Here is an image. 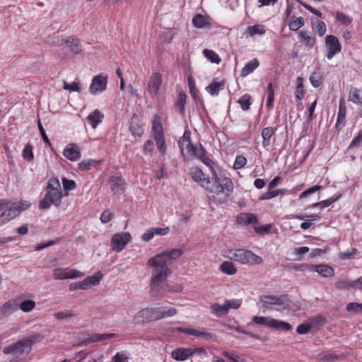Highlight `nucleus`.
I'll return each mask as SVG.
<instances>
[{
  "mask_svg": "<svg viewBox=\"0 0 362 362\" xmlns=\"http://www.w3.org/2000/svg\"><path fill=\"white\" fill-rule=\"evenodd\" d=\"M193 156L209 167L211 172L212 188L209 192L213 194L211 195L213 199L219 203L228 202L233 192L232 180L225 173L219 170L218 165L207 156V152L201 143H199L197 147L195 148Z\"/></svg>",
  "mask_w": 362,
  "mask_h": 362,
  "instance_id": "f257e3e1",
  "label": "nucleus"
},
{
  "mask_svg": "<svg viewBox=\"0 0 362 362\" xmlns=\"http://www.w3.org/2000/svg\"><path fill=\"white\" fill-rule=\"evenodd\" d=\"M182 253L183 251L181 249L167 250L148 259L147 264L152 267L150 284L152 295L163 294L159 291V286L166 281L171 272L169 267L171 260L177 259Z\"/></svg>",
  "mask_w": 362,
  "mask_h": 362,
  "instance_id": "f03ea898",
  "label": "nucleus"
},
{
  "mask_svg": "<svg viewBox=\"0 0 362 362\" xmlns=\"http://www.w3.org/2000/svg\"><path fill=\"white\" fill-rule=\"evenodd\" d=\"M43 336L39 333H35L23 337L16 343L11 344L4 348V354L11 355V362H20L25 359L32 350L33 345L36 341H40Z\"/></svg>",
  "mask_w": 362,
  "mask_h": 362,
  "instance_id": "7ed1b4c3",
  "label": "nucleus"
},
{
  "mask_svg": "<svg viewBox=\"0 0 362 362\" xmlns=\"http://www.w3.org/2000/svg\"><path fill=\"white\" fill-rule=\"evenodd\" d=\"M62 199L61 184L58 178L53 177L49 179L47 185V193L40 200L39 206L42 209H47L52 205L60 206Z\"/></svg>",
  "mask_w": 362,
  "mask_h": 362,
  "instance_id": "20e7f679",
  "label": "nucleus"
},
{
  "mask_svg": "<svg viewBox=\"0 0 362 362\" xmlns=\"http://www.w3.org/2000/svg\"><path fill=\"white\" fill-rule=\"evenodd\" d=\"M30 206V204L28 201L21 200L11 204L6 199H0V210L8 207L0 215V227L18 216L21 211L28 209Z\"/></svg>",
  "mask_w": 362,
  "mask_h": 362,
  "instance_id": "39448f33",
  "label": "nucleus"
},
{
  "mask_svg": "<svg viewBox=\"0 0 362 362\" xmlns=\"http://www.w3.org/2000/svg\"><path fill=\"white\" fill-rule=\"evenodd\" d=\"M227 257L243 264H259L262 262L260 256L245 249H231L228 252Z\"/></svg>",
  "mask_w": 362,
  "mask_h": 362,
  "instance_id": "423d86ee",
  "label": "nucleus"
},
{
  "mask_svg": "<svg viewBox=\"0 0 362 362\" xmlns=\"http://www.w3.org/2000/svg\"><path fill=\"white\" fill-rule=\"evenodd\" d=\"M252 322L257 325H264L267 327L274 328L276 329L288 331L292 328L289 323L275 320L269 317L254 316L252 317Z\"/></svg>",
  "mask_w": 362,
  "mask_h": 362,
  "instance_id": "0eeeda50",
  "label": "nucleus"
},
{
  "mask_svg": "<svg viewBox=\"0 0 362 362\" xmlns=\"http://www.w3.org/2000/svg\"><path fill=\"white\" fill-rule=\"evenodd\" d=\"M102 276V273L100 272H98L93 276H88L81 281L71 284L69 285V290H86L93 286L98 285L100 283Z\"/></svg>",
  "mask_w": 362,
  "mask_h": 362,
  "instance_id": "6e6552de",
  "label": "nucleus"
},
{
  "mask_svg": "<svg viewBox=\"0 0 362 362\" xmlns=\"http://www.w3.org/2000/svg\"><path fill=\"white\" fill-rule=\"evenodd\" d=\"M259 300L265 310H270L273 305L281 307V308H276L277 310H284L288 307V304L285 303L284 297L263 295L259 296Z\"/></svg>",
  "mask_w": 362,
  "mask_h": 362,
  "instance_id": "1a4fd4ad",
  "label": "nucleus"
},
{
  "mask_svg": "<svg viewBox=\"0 0 362 362\" xmlns=\"http://www.w3.org/2000/svg\"><path fill=\"white\" fill-rule=\"evenodd\" d=\"M83 276V274L78 270L71 268H55L53 270V277L54 279L64 280L69 279H77Z\"/></svg>",
  "mask_w": 362,
  "mask_h": 362,
  "instance_id": "9d476101",
  "label": "nucleus"
},
{
  "mask_svg": "<svg viewBox=\"0 0 362 362\" xmlns=\"http://www.w3.org/2000/svg\"><path fill=\"white\" fill-rule=\"evenodd\" d=\"M325 45L327 49V58L330 60L341 50V45L339 39L333 35H328L325 37Z\"/></svg>",
  "mask_w": 362,
  "mask_h": 362,
  "instance_id": "9b49d317",
  "label": "nucleus"
},
{
  "mask_svg": "<svg viewBox=\"0 0 362 362\" xmlns=\"http://www.w3.org/2000/svg\"><path fill=\"white\" fill-rule=\"evenodd\" d=\"M131 238L130 233L127 232L115 233L112 237V250L121 252L131 240Z\"/></svg>",
  "mask_w": 362,
  "mask_h": 362,
  "instance_id": "f8f14e48",
  "label": "nucleus"
},
{
  "mask_svg": "<svg viewBox=\"0 0 362 362\" xmlns=\"http://www.w3.org/2000/svg\"><path fill=\"white\" fill-rule=\"evenodd\" d=\"M107 76L99 74L94 76L89 87V91L93 95L103 93L107 87Z\"/></svg>",
  "mask_w": 362,
  "mask_h": 362,
  "instance_id": "ddd939ff",
  "label": "nucleus"
},
{
  "mask_svg": "<svg viewBox=\"0 0 362 362\" xmlns=\"http://www.w3.org/2000/svg\"><path fill=\"white\" fill-rule=\"evenodd\" d=\"M139 317L144 321L152 322L161 319L160 308H147L142 309L138 313Z\"/></svg>",
  "mask_w": 362,
  "mask_h": 362,
  "instance_id": "4468645a",
  "label": "nucleus"
},
{
  "mask_svg": "<svg viewBox=\"0 0 362 362\" xmlns=\"http://www.w3.org/2000/svg\"><path fill=\"white\" fill-rule=\"evenodd\" d=\"M189 175L193 180L204 187L211 183L210 178L207 177L202 170L199 167H192L189 168Z\"/></svg>",
  "mask_w": 362,
  "mask_h": 362,
  "instance_id": "2eb2a0df",
  "label": "nucleus"
},
{
  "mask_svg": "<svg viewBox=\"0 0 362 362\" xmlns=\"http://www.w3.org/2000/svg\"><path fill=\"white\" fill-rule=\"evenodd\" d=\"M325 320V319L322 316L313 317L309 321L300 324L296 328V332L299 334H307L314 326H316L317 324H323Z\"/></svg>",
  "mask_w": 362,
  "mask_h": 362,
  "instance_id": "dca6fc26",
  "label": "nucleus"
},
{
  "mask_svg": "<svg viewBox=\"0 0 362 362\" xmlns=\"http://www.w3.org/2000/svg\"><path fill=\"white\" fill-rule=\"evenodd\" d=\"M161 83V74L159 73H153L150 77L147 88V91L151 97L154 98L157 96Z\"/></svg>",
  "mask_w": 362,
  "mask_h": 362,
  "instance_id": "f3484780",
  "label": "nucleus"
},
{
  "mask_svg": "<svg viewBox=\"0 0 362 362\" xmlns=\"http://www.w3.org/2000/svg\"><path fill=\"white\" fill-rule=\"evenodd\" d=\"M108 183L110 186L111 192L114 194L120 196L124 192L125 182L121 177L111 176L108 180Z\"/></svg>",
  "mask_w": 362,
  "mask_h": 362,
  "instance_id": "a211bd4d",
  "label": "nucleus"
},
{
  "mask_svg": "<svg viewBox=\"0 0 362 362\" xmlns=\"http://www.w3.org/2000/svg\"><path fill=\"white\" fill-rule=\"evenodd\" d=\"M177 332H181V333L198 337L200 338H204L206 339H211V338L214 337V334L212 333L205 332L204 329H192V328L179 327L177 328Z\"/></svg>",
  "mask_w": 362,
  "mask_h": 362,
  "instance_id": "6ab92c4d",
  "label": "nucleus"
},
{
  "mask_svg": "<svg viewBox=\"0 0 362 362\" xmlns=\"http://www.w3.org/2000/svg\"><path fill=\"white\" fill-rule=\"evenodd\" d=\"M177 332H181V333L198 337L200 338H204L206 339H211V338L214 337V334L212 333L205 332L204 329H192V328L179 327L177 328Z\"/></svg>",
  "mask_w": 362,
  "mask_h": 362,
  "instance_id": "aec40b11",
  "label": "nucleus"
},
{
  "mask_svg": "<svg viewBox=\"0 0 362 362\" xmlns=\"http://www.w3.org/2000/svg\"><path fill=\"white\" fill-rule=\"evenodd\" d=\"M63 154L65 158L71 161H76L81 157L79 148L75 144H69L64 149Z\"/></svg>",
  "mask_w": 362,
  "mask_h": 362,
  "instance_id": "412c9836",
  "label": "nucleus"
},
{
  "mask_svg": "<svg viewBox=\"0 0 362 362\" xmlns=\"http://www.w3.org/2000/svg\"><path fill=\"white\" fill-rule=\"evenodd\" d=\"M194 354L192 348H177L172 351V357L177 361H184Z\"/></svg>",
  "mask_w": 362,
  "mask_h": 362,
  "instance_id": "4be33fe9",
  "label": "nucleus"
},
{
  "mask_svg": "<svg viewBox=\"0 0 362 362\" xmlns=\"http://www.w3.org/2000/svg\"><path fill=\"white\" fill-rule=\"evenodd\" d=\"M261 135L262 138V146L267 149L271 145L272 141H275V129L272 127H264L262 130Z\"/></svg>",
  "mask_w": 362,
  "mask_h": 362,
  "instance_id": "5701e85b",
  "label": "nucleus"
},
{
  "mask_svg": "<svg viewBox=\"0 0 362 362\" xmlns=\"http://www.w3.org/2000/svg\"><path fill=\"white\" fill-rule=\"evenodd\" d=\"M310 271L316 272L323 277H332L334 275L332 267L325 264H311L309 266Z\"/></svg>",
  "mask_w": 362,
  "mask_h": 362,
  "instance_id": "b1692460",
  "label": "nucleus"
},
{
  "mask_svg": "<svg viewBox=\"0 0 362 362\" xmlns=\"http://www.w3.org/2000/svg\"><path fill=\"white\" fill-rule=\"evenodd\" d=\"M212 19L209 16L196 14L192 18L193 25L197 28H203L211 25Z\"/></svg>",
  "mask_w": 362,
  "mask_h": 362,
  "instance_id": "393cba45",
  "label": "nucleus"
},
{
  "mask_svg": "<svg viewBox=\"0 0 362 362\" xmlns=\"http://www.w3.org/2000/svg\"><path fill=\"white\" fill-rule=\"evenodd\" d=\"M103 118L104 115L98 109H95L93 112L88 115L86 117V120L91 127L95 129L98 125L102 122Z\"/></svg>",
  "mask_w": 362,
  "mask_h": 362,
  "instance_id": "a878e982",
  "label": "nucleus"
},
{
  "mask_svg": "<svg viewBox=\"0 0 362 362\" xmlns=\"http://www.w3.org/2000/svg\"><path fill=\"white\" fill-rule=\"evenodd\" d=\"M225 87V82L223 81H214L208 86L206 87V90L212 96L218 95L220 90H223Z\"/></svg>",
  "mask_w": 362,
  "mask_h": 362,
  "instance_id": "bb28decb",
  "label": "nucleus"
},
{
  "mask_svg": "<svg viewBox=\"0 0 362 362\" xmlns=\"http://www.w3.org/2000/svg\"><path fill=\"white\" fill-rule=\"evenodd\" d=\"M346 109L345 105L343 103V100H340L339 105V111L337 115V119L336 122L337 128H341L346 124Z\"/></svg>",
  "mask_w": 362,
  "mask_h": 362,
  "instance_id": "cd10ccee",
  "label": "nucleus"
},
{
  "mask_svg": "<svg viewBox=\"0 0 362 362\" xmlns=\"http://www.w3.org/2000/svg\"><path fill=\"white\" fill-rule=\"evenodd\" d=\"M259 65V62L257 58L252 59L246 63L241 70L240 76L245 77L248 74L252 73Z\"/></svg>",
  "mask_w": 362,
  "mask_h": 362,
  "instance_id": "c85d7f7f",
  "label": "nucleus"
},
{
  "mask_svg": "<svg viewBox=\"0 0 362 362\" xmlns=\"http://www.w3.org/2000/svg\"><path fill=\"white\" fill-rule=\"evenodd\" d=\"M65 43L69 47L71 52L74 54H78L81 51V46L79 40L75 37H69Z\"/></svg>",
  "mask_w": 362,
  "mask_h": 362,
  "instance_id": "c756f323",
  "label": "nucleus"
},
{
  "mask_svg": "<svg viewBox=\"0 0 362 362\" xmlns=\"http://www.w3.org/2000/svg\"><path fill=\"white\" fill-rule=\"evenodd\" d=\"M210 308L211 310V313L218 317H221L228 313L225 303L223 305H219L218 303L211 304Z\"/></svg>",
  "mask_w": 362,
  "mask_h": 362,
  "instance_id": "7c9ffc66",
  "label": "nucleus"
},
{
  "mask_svg": "<svg viewBox=\"0 0 362 362\" xmlns=\"http://www.w3.org/2000/svg\"><path fill=\"white\" fill-rule=\"evenodd\" d=\"M310 81L315 88H317L322 84V71L320 69H315L314 70L310 76Z\"/></svg>",
  "mask_w": 362,
  "mask_h": 362,
  "instance_id": "2f4dec72",
  "label": "nucleus"
},
{
  "mask_svg": "<svg viewBox=\"0 0 362 362\" xmlns=\"http://www.w3.org/2000/svg\"><path fill=\"white\" fill-rule=\"evenodd\" d=\"M299 37L305 45L309 47H313L316 42L315 37L311 35L308 31H301L299 33Z\"/></svg>",
  "mask_w": 362,
  "mask_h": 362,
  "instance_id": "473e14b6",
  "label": "nucleus"
},
{
  "mask_svg": "<svg viewBox=\"0 0 362 362\" xmlns=\"http://www.w3.org/2000/svg\"><path fill=\"white\" fill-rule=\"evenodd\" d=\"M311 25L320 36L322 37L326 33L327 28L325 23L323 21L318 19L313 20Z\"/></svg>",
  "mask_w": 362,
  "mask_h": 362,
  "instance_id": "72a5a7b5",
  "label": "nucleus"
},
{
  "mask_svg": "<svg viewBox=\"0 0 362 362\" xmlns=\"http://www.w3.org/2000/svg\"><path fill=\"white\" fill-rule=\"evenodd\" d=\"M288 190L286 189H268V191L262 194V196L260 197V199L261 200H266V199H272L274 197H277L279 194H284L286 193H287Z\"/></svg>",
  "mask_w": 362,
  "mask_h": 362,
  "instance_id": "f704fd0d",
  "label": "nucleus"
},
{
  "mask_svg": "<svg viewBox=\"0 0 362 362\" xmlns=\"http://www.w3.org/2000/svg\"><path fill=\"white\" fill-rule=\"evenodd\" d=\"M305 24V20L303 17L296 18L293 16L291 18V21L288 23V28L291 30L296 31Z\"/></svg>",
  "mask_w": 362,
  "mask_h": 362,
  "instance_id": "c9c22d12",
  "label": "nucleus"
},
{
  "mask_svg": "<svg viewBox=\"0 0 362 362\" xmlns=\"http://www.w3.org/2000/svg\"><path fill=\"white\" fill-rule=\"evenodd\" d=\"M220 270L228 275H233L237 272L236 267L230 262L225 261L219 267Z\"/></svg>",
  "mask_w": 362,
  "mask_h": 362,
  "instance_id": "e433bc0d",
  "label": "nucleus"
},
{
  "mask_svg": "<svg viewBox=\"0 0 362 362\" xmlns=\"http://www.w3.org/2000/svg\"><path fill=\"white\" fill-rule=\"evenodd\" d=\"M240 223H244L245 224L257 223L258 221L257 217L250 213H243L238 217Z\"/></svg>",
  "mask_w": 362,
  "mask_h": 362,
  "instance_id": "4c0bfd02",
  "label": "nucleus"
},
{
  "mask_svg": "<svg viewBox=\"0 0 362 362\" xmlns=\"http://www.w3.org/2000/svg\"><path fill=\"white\" fill-rule=\"evenodd\" d=\"M98 163V160L95 159H85L78 163V168L81 170L87 171L96 166Z\"/></svg>",
  "mask_w": 362,
  "mask_h": 362,
  "instance_id": "58836bf2",
  "label": "nucleus"
},
{
  "mask_svg": "<svg viewBox=\"0 0 362 362\" xmlns=\"http://www.w3.org/2000/svg\"><path fill=\"white\" fill-rule=\"evenodd\" d=\"M296 98L298 100H301L305 95V89L303 86V78L298 77L296 79Z\"/></svg>",
  "mask_w": 362,
  "mask_h": 362,
  "instance_id": "ea45409f",
  "label": "nucleus"
},
{
  "mask_svg": "<svg viewBox=\"0 0 362 362\" xmlns=\"http://www.w3.org/2000/svg\"><path fill=\"white\" fill-rule=\"evenodd\" d=\"M247 32L250 36L255 35H262L266 33L264 26L260 24H256L254 25H250L247 28Z\"/></svg>",
  "mask_w": 362,
  "mask_h": 362,
  "instance_id": "a19ab883",
  "label": "nucleus"
},
{
  "mask_svg": "<svg viewBox=\"0 0 362 362\" xmlns=\"http://www.w3.org/2000/svg\"><path fill=\"white\" fill-rule=\"evenodd\" d=\"M203 54L209 61L212 63L219 64L221 60L218 54L211 49H204L203 50Z\"/></svg>",
  "mask_w": 362,
  "mask_h": 362,
  "instance_id": "79ce46f5",
  "label": "nucleus"
},
{
  "mask_svg": "<svg viewBox=\"0 0 362 362\" xmlns=\"http://www.w3.org/2000/svg\"><path fill=\"white\" fill-rule=\"evenodd\" d=\"M115 335V334L113 333L94 334L90 337L88 341L91 342L103 341L112 338Z\"/></svg>",
  "mask_w": 362,
  "mask_h": 362,
  "instance_id": "37998d69",
  "label": "nucleus"
},
{
  "mask_svg": "<svg viewBox=\"0 0 362 362\" xmlns=\"http://www.w3.org/2000/svg\"><path fill=\"white\" fill-rule=\"evenodd\" d=\"M266 93L267 95L266 105L269 108H272L274 105L273 103L274 100V90L272 83L268 84Z\"/></svg>",
  "mask_w": 362,
  "mask_h": 362,
  "instance_id": "c03bdc74",
  "label": "nucleus"
},
{
  "mask_svg": "<svg viewBox=\"0 0 362 362\" xmlns=\"http://www.w3.org/2000/svg\"><path fill=\"white\" fill-rule=\"evenodd\" d=\"M317 359L320 361H332L338 359V356L337 354L332 351H327L325 353H322L317 355Z\"/></svg>",
  "mask_w": 362,
  "mask_h": 362,
  "instance_id": "a18cd8bd",
  "label": "nucleus"
},
{
  "mask_svg": "<svg viewBox=\"0 0 362 362\" xmlns=\"http://www.w3.org/2000/svg\"><path fill=\"white\" fill-rule=\"evenodd\" d=\"M336 19L337 21L344 25H349L353 21V18L351 16H347L341 11H337L336 13Z\"/></svg>",
  "mask_w": 362,
  "mask_h": 362,
  "instance_id": "49530a36",
  "label": "nucleus"
},
{
  "mask_svg": "<svg viewBox=\"0 0 362 362\" xmlns=\"http://www.w3.org/2000/svg\"><path fill=\"white\" fill-rule=\"evenodd\" d=\"M251 97L249 94H244L242 97L238 100V103L240 104L243 110H247L250 109L251 105L250 102Z\"/></svg>",
  "mask_w": 362,
  "mask_h": 362,
  "instance_id": "de8ad7c7",
  "label": "nucleus"
},
{
  "mask_svg": "<svg viewBox=\"0 0 362 362\" xmlns=\"http://www.w3.org/2000/svg\"><path fill=\"white\" fill-rule=\"evenodd\" d=\"M152 131L153 134V138H156L157 136H163V127L159 120L154 119L153 122V126H152Z\"/></svg>",
  "mask_w": 362,
  "mask_h": 362,
  "instance_id": "09e8293b",
  "label": "nucleus"
},
{
  "mask_svg": "<svg viewBox=\"0 0 362 362\" xmlns=\"http://www.w3.org/2000/svg\"><path fill=\"white\" fill-rule=\"evenodd\" d=\"M187 95L185 93H180L175 103L176 108L180 112H182L185 110Z\"/></svg>",
  "mask_w": 362,
  "mask_h": 362,
  "instance_id": "8fccbe9b",
  "label": "nucleus"
},
{
  "mask_svg": "<svg viewBox=\"0 0 362 362\" xmlns=\"http://www.w3.org/2000/svg\"><path fill=\"white\" fill-rule=\"evenodd\" d=\"M153 139L156 144L158 150L160 151V153L162 155H165V153H166L167 147H166L164 136H159V137L157 136L156 138H153Z\"/></svg>",
  "mask_w": 362,
  "mask_h": 362,
  "instance_id": "3c124183",
  "label": "nucleus"
},
{
  "mask_svg": "<svg viewBox=\"0 0 362 362\" xmlns=\"http://www.w3.org/2000/svg\"><path fill=\"white\" fill-rule=\"evenodd\" d=\"M161 314V319L173 317L177 313V310L173 307H159Z\"/></svg>",
  "mask_w": 362,
  "mask_h": 362,
  "instance_id": "603ef678",
  "label": "nucleus"
},
{
  "mask_svg": "<svg viewBox=\"0 0 362 362\" xmlns=\"http://www.w3.org/2000/svg\"><path fill=\"white\" fill-rule=\"evenodd\" d=\"M357 253V250L355 247H352L350 250H347L344 252H340L339 253V257L341 259H353L354 255Z\"/></svg>",
  "mask_w": 362,
  "mask_h": 362,
  "instance_id": "864d4df0",
  "label": "nucleus"
},
{
  "mask_svg": "<svg viewBox=\"0 0 362 362\" xmlns=\"http://www.w3.org/2000/svg\"><path fill=\"white\" fill-rule=\"evenodd\" d=\"M35 307V301H33L32 300H23L20 304L21 310L25 313L31 311L32 310L34 309Z\"/></svg>",
  "mask_w": 362,
  "mask_h": 362,
  "instance_id": "5fc2aeb1",
  "label": "nucleus"
},
{
  "mask_svg": "<svg viewBox=\"0 0 362 362\" xmlns=\"http://www.w3.org/2000/svg\"><path fill=\"white\" fill-rule=\"evenodd\" d=\"M187 83L189 89V93L194 100L197 98V88L194 79L192 76H188Z\"/></svg>",
  "mask_w": 362,
  "mask_h": 362,
  "instance_id": "6e6d98bb",
  "label": "nucleus"
},
{
  "mask_svg": "<svg viewBox=\"0 0 362 362\" xmlns=\"http://www.w3.org/2000/svg\"><path fill=\"white\" fill-rule=\"evenodd\" d=\"M247 164V159L243 156H237L234 163L233 168L235 170H239L244 168Z\"/></svg>",
  "mask_w": 362,
  "mask_h": 362,
  "instance_id": "4d7b16f0",
  "label": "nucleus"
},
{
  "mask_svg": "<svg viewBox=\"0 0 362 362\" xmlns=\"http://www.w3.org/2000/svg\"><path fill=\"white\" fill-rule=\"evenodd\" d=\"M321 189H322L321 185H317L313 186V187H310L309 189L305 190L302 193H300V194L299 195V199H302L306 198L308 196H310V194L315 193V192L320 190Z\"/></svg>",
  "mask_w": 362,
  "mask_h": 362,
  "instance_id": "13d9d810",
  "label": "nucleus"
},
{
  "mask_svg": "<svg viewBox=\"0 0 362 362\" xmlns=\"http://www.w3.org/2000/svg\"><path fill=\"white\" fill-rule=\"evenodd\" d=\"M64 189L66 191L74 190L76 187V184L74 180H69L66 177L62 179Z\"/></svg>",
  "mask_w": 362,
  "mask_h": 362,
  "instance_id": "bf43d9fd",
  "label": "nucleus"
},
{
  "mask_svg": "<svg viewBox=\"0 0 362 362\" xmlns=\"http://www.w3.org/2000/svg\"><path fill=\"white\" fill-rule=\"evenodd\" d=\"M23 157L28 161L33 160L34 155L33 153V147L30 145L28 144L24 147L23 150Z\"/></svg>",
  "mask_w": 362,
  "mask_h": 362,
  "instance_id": "052dcab7",
  "label": "nucleus"
},
{
  "mask_svg": "<svg viewBox=\"0 0 362 362\" xmlns=\"http://www.w3.org/2000/svg\"><path fill=\"white\" fill-rule=\"evenodd\" d=\"M362 144V132H359L351 140L349 149H351L354 147H359Z\"/></svg>",
  "mask_w": 362,
  "mask_h": 362,
  "instance_id": "680f3d73",
  "label": "nucleus"
},
{
  "mask_svg": "<svg viewBox=\"0 0 362 362\" xmlns=\"http://www.w3.org/2000/svg\"><path fill=\"white\" fill-rule=\"evenodd\" d=\"M225 303L227 307V310L228 312L230 308H239L241 305V300L238 299L226 300Z\"/></svg>",
  "mask_w": 362,
  "mask_h": 362,
  "instance_id": "e2e57ef3",
  "label": "nucleus"
},
{
  "mask_svg": "<svg viewBox=\"0 0 362 362\" xmlns=\"http://www.w3.org/2000/svg\"><path fill=\"white\" fill-rule=\"evenodd\" d=\"M223 355L226 357H228L230 360L233 362H245V361L238 356L233 351H223Z\"/></svg>",
  "mask_w": 362,
  "mask_h": 362,
  "instance_id": "0e129e2a",
  "label": "nucleus"
},
{
  "mask_svg": "<svg viewBox=\"0 0 362 362\" xmlns=\"http://www.w3.org/2000/svg\"><path fill=\"white\" fill-rule=\"evenodd\" d=\"M346 310L354 313H362V303H349L346 305Z\"/></svg>",
  "mask_w": 362,
  "mask_h": 362,
  "instance_id": "69168bd1",
  "label": "nucleus"
},
{
  "mask_svg": "<svg viewBox=\"0 0 362 362\" xmlns=\"http://www.w3.org/2000/svg\"><path fill=\"white\" fill-rule=\"evenodd\" d=\"M154 150V143L151 140H147L143 146V152L146 154H151Z\"/></svg>",
  "mask_w": 362,
  "mask_h": 362,
  "instance_id": "338daca9",
  "label": "nucleus"
},
{
  "mask_svg": "<svg viewBox=\"0 0 362 362\" xmlns=\"http://www.w3.org/2000/svg\"><path fill=\"white\" fill-rule=\"evenodd\" d=\"M113 218V214L110 210H105L100 215V221L103 223H109Z\"/></svg>",
  "mask_w": 362,
  "mask_h": 362,
  "instance_id": "774afa93",
  "label": "nucleus"
}]
</instances>
